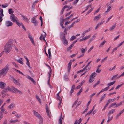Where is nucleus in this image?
<instances>
[{
  "mask_svg": "<svg viewBox=\"0 0 124 124\" xmlns=\"http://www.w3.org/2000/svg\"><path fill=\"white\" fill-rule=\"evenodd\" d=\"M106 97V94H104V95L102 96L101 97V98L100 99V102H101V101H102V100H103L104 98Z\"/></svg>",
  "mask_w": 124,
  "mask_h": 124,
  "instance_id": "28",
  "label": "nucleus"
},
{
  "mask_svg": "<svg viewBox=\"0 0 124 124\" xmlns=\"http://www.w3.org/2000/svg\"><path fill=\"white\" fill-rule=\"evenodd\" d=\"M10 20L12 22H16L18 19L17 17L14 14H12L10 16Z\"/></svg>",
  "mask_w": 124,
  "mask_h": 124,
  "instance_id": "4",
  "label": "nucleus"
},
{
  "mask_svg": "<svg viewBox=\"0 0 124 124\" xmlns=\"http://www.w3.org/2000/svg\"><path fill=\"white\" fill-rule=\"evenodd\" d=\"M36 16H35L32 18L31 19V22L34 24L35 26H37L38 23V21L36 20Z\"/></svg>",
  "mask_w": 124,
  "mask_h": 124,
  "instance_id": "5",
  "label": "nucleus"
},
{
  "mask_svg": "<svg viewBox=\"0 0 124 124\" xmlns=\"http://www.w3.org/2000/svg\"><path fill=\"white\" fill-rule=\"evenodd\" d=\"M60 92H59L57 94L56 98L57 99L59 100V101H61L62 100V99L59 96V94Z\"/></svg>",
  "mask_w": 124,
  "mask_h": 124,
  "instance_id": "37",
  "label": "nucleus"
},
{
  "mask_svg": "<svg viewBox=\"0 0 124 124\" xmlns=\"http://www.w3.org/2000/svg\"><path fill=\"white\" fill-rule=\"evenodd\" d=\"M74 15V14H71V15H70L69 17H67L66 18V20H67V19H69L70 18H71V17H72L73 15Z\"/></svg>",
  "mask_w": 124,
  "mask_h": 124,
  "instance_id": "62",
  "label": "nucleus"
},
{
  "mask_svg": "<svg viewBox=\"0 0 124 124\" xmlns=\"http://www.w3.org/2000/svg\"><path fill=\"white\" fill-rule=\"evenodd\" d=\"M116 109H113L110 110L108 114V115H110L111 114L115 112Z\"/></svg>",
  "mask_w": 124,
  "mask_h": 124,
  "instance_id": "16",
  "label": "nucleus"
},
{
  "mask_svg": "<svg viewBox=\"0 0 124 124\" xmlns=\"http://www.w3.org/2000/svg\"><path fill=\"white\" fill-rule=\"evenodd\" d=\"M3 12V10L2 9H1L0 10V14L1 16H4Z\"/></svg>",
  "mask_w": 124,
  "mask_h": 124,
  "instance_id": "39",
  "label": "nucleus"
},
{
  "mask_svg": "<svg viewBox=\"0 0 124 124\" xmlns=\"http://www.w3.org/2000/svg\"><path fill=\"white\" fill-rule=\"evenodd\" d=\"M117 75H118V74H117L116 75H115L114 76L111 78L112 80H113L115 78L117 79L118 78H117Z\"/></svg>",
  "mask_w": 124,
  "mask_h": 124,
  "instance_id": "44",
  "label": "nucleus"
},
{
  "mask_svg": "<svg viewBox=\"0 0 124 124\" xmlns=\"http://www.w3.org/2000/svg\"><path fill=\"white\" fill-rule=\"evenodd\" d=\"M27 62L26 63V64L29 67H30V68H31V67L30 65V63L29 62V60L27 61Z\"/></svg>",
  "mask_w": 124,
  "mask_h": 124,
  "instance_id": "52",
  "label": "nucleus"
},
{
  "mask_svg": "<svg viewBox=\"0 0 124 124\" xmlns=\"http://www.w3.org/2000/svg\"><path fill=\"white\" fill-rule=\"evenodd\" d=\"M28 37L30 39L33 38L31 34L29 33H28Z\"/></svg>",
  "mask_w": 124,
  "mask_h": 124,
  "instance_id": "50",
  "label": "nucleus"
},
{
  "mask_svg": "<svg viewBox=\"0 0 124 124\" xmlns=\"http://www.w3.org/2000/svg\"><path fill=\"white\" fill-rule=\"evenodd\" d=\"M94 78H93L90 77L89 79V83H92L94 81Z\"/></svg>",
  "mask_w": 124,
  "mask_h": 124,
  "instance_id": "29",
  "label": "nucleus"
},
{
  "mask_svg": "<svg viewBox=\"0 0 124 124\" xmlns=\"http://www.w3.org/2000/svg\"><path fill=\"white\" fill-rule=\"evenodd\" d=\"M91 36V35H90L87 36H85L84 38L80 39L79 41L80 42H81L83 41H85L86 40L89 38Z\"/></svg>",
  "mask_w": 124,
  "mask_h": 124,
  "instance_id": "10",
  "label": "nucleus"
},
{
  "mask_svg": "<svg viewBox=\"0 0 124 124\" xmlns=\"http://www.w3.org/2000/svg\"><path fill=\"white\" fill-rule=\"evenodd\" d=\"M6 84L5 83L2 82H0V87L3 88L5 86Z\"/></svg>",
  "mask_w": 124,
  "mask_h": 124,
  "instance_id": "17",
  "label": "nucleus"
},
{
  "mask_svg": "<svg viewBox=\"0 0 124 124\" xmlns=\"http://www.w3.org/2000/svg\"><path fill=\"white\" fill-rule=\"evenodd\" d=\"M11 78L12 79L13 81V82L15 84H16L18 85H20V83L18 81L16 80L15 78H14L13 77H11Z\"/></svg>",
  "mask_w": 124,
  "mask_h": 124,
  "instance_id": "9",
  "label": "nucleus"
},
{
  "mask_svg": "<svg viewBox=\"0 0 124 124\" xmlns=\"http://www.w3.org/2000/svg\"><path fill=\"white\" fill-rule=\"evenodd\" d=\"M116 100V98H114V99H109L108 100L107 103L109 104L110 102H114L115 100Z\"/></svg>",
  "mask_w": 124,
  "mask_h": 124,
  "instance_id": "21",
  "label": "nucleus"
},
{
  "mask_svg": "<svg viewBox=\"0 0 124 124\" xmlns=\"http://www.w3.org/2000/svg\"><path fill=\"white\" fill-rule=\"evenodd\" d=\"M62 40L64 45L66 46L67 45L68 41L65 38V36H63L62 39Z\"/></svg>",
  "mask_w": 124,
  "mask_h": 124,
  "instance_id": "8",
  "label": "nucleus"
},
{
  "mask_svg": "<svg viewBox=\"0 0 124 124\" xmlns=\"http://www.w3.org/2000/svg\"><path fill=\"white\" fill-rule=\"evenodd\" d=\"M97 35V34L95 33L92 36L91 38L89 40V42H91L93 40L96 38Z\"/></svg>",
  "mask_w": 124,
  "mask_h": 124,
  "instance_id": "11",
  "label": "nucleus"
},
{
  "mask_svg": "<svg viewBox=\"0 0 124 124\" xmlns=\"http://www.w3.org/2000/svg\"><path fill=\"white\" fill-rule=\"evenodd\" d=\"M107 115L108 116V120H107V122H108L109 121H111L112 119V118H113V117L112 116L111 117V118H110V115Z\"/></svg>",
  "mask_w": 124,
  "mask_h": 124,
  "instance_id": "40",
  "label": "nucleus"
},
{
  "mask_svg": "<svg viewBox=\"0 0 124 124\" xmlns=\"http://www.w3.org/2000/svg\"><path fill=\"white\" fill-rule=\"evenodd\" d=\"M46 111L47 114L48 116L50 117V118L51 116L50 114V113L49 111V109L48 106L47 105H46Z\"/></svg>",
  "mask_w": 124,
  "mask_h": 124,
  "instance_id": "12",
  "label": "nucleus"
},
{
  "mask_svg": "<svg viewBox=\"0 0 124 124\" xmlns=\"http://www.w3.org/2000/svg\"><path fill=\"white\" fill-rule=\"evenodd\" d=\"M64 21H60V25L63 28H64L63 24H64Z\"/></svg>",
  "mask_w": 124,
  "mask_h": 124,
  "instance_id": "38",
  "label": "nucleus"
},
{
  "mask_svg": "<svg viewBox=\"0 0 124 124\" xmlns=\"http://www.w3.org/2000/svg\"><path fill=\"white\" fill-rule=\"evenodd\" d=\"M101 70L98 68L97 70H96V72L97 73H99L101 72Z\"/></svg>",
  "mask_w": 124,
  "mask_h": 124,
  "instance_id": "61",
  "label": "nucleus"
},
{
  "mask_svg": "<svg viewBox=\"0 0 124 124\" xmlns=\"http://www.w3.org/2000/svg\"><path fill=\"white\" fill-rule=\"evenodd\" d=\"M82 119L80 118L79 120H76L74 124H79L81 122Z\"/></svg>",
  "mask_w": 124,
  "mask_h": 124,
  "instance_id": "24",
  "label": "nucleus"
},
{
  "mask_svg": "<svg viewBox=\"0 0 124 124\" xmlns=\"http://www.w3.org/2000/svg\"><path fill=\"white\" fill-rule=\"evenodd\" d=\"M93 8H91L90 10H89V11L87 12V14L86 15H87L91 12L93 9Z\"/></svg>",
  "mask_w": 124,
  "mask_h": 124,
  "instance_id": "55",
  "label": "nucleus"
},
{
  "mask_svg": "<svg viewBox=\"0 0 124 124\" xmlns=\"http://www.w3.org/2000/svg\"><path fill=\"white\" fill-rule=\"evenodd\" d=\"M73 26L71 24V25L69 26L67 28V29H69L71 28Z\"/></svg>",
  "mask_w": 124,
  "mask_h": 124,
  "instance_id": "63",
  "label": "nucleus"
},
{
  "mask_svg": "<svg viewBox=\"0 0 124 124\" xmlns=\"http://www.w3.org/2000/svg\"><path fill=\"white\" fill-rule=\"evenodd\" d=\"M48 78L49 79L48 81V85L50 87V88H52V86L50 84H49V82H50V74L48 76Z\"/></svg>",
  "mask_w": 124,
  "mask_h": 124,
  "instance_id": "27",
  "label": "nucleus"
},
{
  "mask_svg": "<svg viewBox=\"0 0 124 124\" xmlns=\"http://www.w3.org/2000/svg\"><path fill=\"white\" fill-rule=\"evenodd\" d=\"M116 102L112 103L110 105V106H109V107L111 108V107H113L114 106L116 105Z\"/></svg>",
  "mask_w": 124,
  "mask_h": 124,
  "instance_id": "53",
  "label": "nucleus"
},
{
  "mask_svg": "<svg viewBox=\"0 0 124 124\" xmlns=\"http://www.w3.org/2000/svg\"><path fill=\"white\" fill-rule=\"evenodd\" d=\"M113 16L112 15L110 17H109L108 18L106 21V23H108L110 20V19Z\"/></svg>",
  "mask_w": 124,
  "mask_h": 124,
  "instance_id": "54",
  "label": "nucleus"
},
{
  "mask_svg": "<svg viewBox=\"0 0 124 124\" xmlns=\"http://www.w3.org/2000/svg\"><path fill=\"white\" fill-rule=\"evenodd\" d=\"M100 84V81H98L97 83L95 84V85H93V87H96L97 85Z\"/></svg>",
  "mask_w": 124,
  "mask_h": 124,
  "instance_id": "57",
  "label": "nucleus"
},
{
  "mask_svg": "<svg viewBox=\"0 0 124 124\" xmlns=\"http://www.w3.org/2000/svg\"><path fill=\"white\" fill-rule=\"evenodd\" d=\"M73 46V43L71 45H70L68 48V50L69 51L71 50L72 49V47Z\"/></svg>",
  "mask_w": 124,
  "mask_h": 124,
  "instance_id": "43",
  "label": "nucleus"
},
{
  "mask_svg": "<svg viewBox=\"0 0 124 124\" xmlns=\"http://www.w3.org/2000/svg\"><path fill=\"white\" fill-rule=\"evenodd\" d=\"M92 62V61H90L89 62V63H88V64H87V65L82 70H80L79 71H78V72H77V73H79L80 72H83V71H84L85 69H86V68L91 63V62Z\"/></svg>",
  "mask_w": 124,
  "mask_h": 124,
  "instance_id": "14",
  "label": "nucleus"
},
{
  "mask_svg": "<svg viewBox=\"0 0 124 124\" xmlns=\"http://www.w3.org/2000/svg\"><path fill=\"white\" fill-rule=\"evenodd\" d=\"M115 81H114L111 82L110 83H108V85L109 86H111V85L114 84L115 83Z\"/></svg>",
  "mask_w": 124,
  "mask_h": 124,
  "instance_id": "41",
  "label": "nucleus"
},
{
  "mask_svg": "<svg viewBox=\"0 0 124 124\" xmlns=\"http://www.w3.org/2000/svg\"><path fill=\"white\" fill-rule=\"evenodd\" d=\"M13 24V23L10 21H7L5 22V25L7 27L12 26Z\"/></svg>",
  "mask_w": 124,
  "mask_h": 124,
  "instance_id": "7",
  "label": "nucleus"
},
{
  "mask_svg": "<svg viewBox=\"0 0 124 124\" xmlns=\"http://www.w3.org/2000/svg\"><path fill=\"white\" fill-rule=\"evenodd\" d=\"M33 112L36 116L39 119L40 121L42 123H43V119L40 115L34 110L33 111Z\"/></svg>",
  "mask_w": 124,
  "mask_h": 124,
  "instance_id": "3",
  "label": "nucleus"
},
{
  "mask_svg": "<svg viewBox=\"0 0 124 124\" xmlns=\"http://www.w3.org/2000/svg\"><path fill=\"white\" fill-rule=\"evenodd\" d=\"M72 64L71 61H70L68 65V72L69 73L70 71V69L71 68V65Z\"/></svg>",
  "mask_w": 124,
  "mask_h": 124,
  "instance_id": "13",
  "label": "nucleus"
},
{
  "mask_svg": "<svg viewBox=\"0 0 124 124\" xmlns=\"http://www.w3.org/2000/svg\"><path fill=\"white\" fill-rule=\"evenodd\" d=\"M76 37L75 36H72L70 38V40L71 41H73L74 40L76 39Z\"/></svg>",
  "mask_w": 124,
  "mask_h": 124,
  "instance_id": "49",
  "label": "nucleus"
},
{
  "mask_svg": "<svg viewBox=\"0 0 124 124\" xmlns=\"http://www.w3.org/2000/svg\"><path fill=\"white\" fill-rule=\"evenodd\" d=\"M1 111L0 112V113L2 114L5 111V109L4 108H3V106H1L0 108Z\"/></svg>",
  "mask_w": 124,
  "mask_h": 124,
  "instance_id": "25",
  "label": "nucleus"
},
{
  "mask_svg": "<svg viewBox=\"0 0 124 124\" xmlns=\"http://www.w3.org/2000/svg\"><path fill=\"white\" fill-rule=\"evenodd\" d=\"M116 67V65H115L114 67H113L112 68H110L109 69V71H112L114 69H115Z\"/></svg>",
  "mask_w": 124,
  "mask_h": 124,
  "instance_id": "59",
  "label": "nucleus"
},
{
  "mask_svg": "<svg viewBox=\"0 0 124 124\" xmlns=\"http://www.w3.org/2000/svg\"><path fill=\"white\" fill-rule=\"evenodd\" d=\"M124 41H123L121 43H120L117 46L118 47H119L120 46L122 45L124 43Z\"/></svg>",
  "mask_w": 124,
  "mask_h": 124,
  "instance_id": "56",
  "label": "nucleus"
},
{
  "mask_svg": "<svg viewBox=\"0 0 124 124\" xmlns=\"http://www.w3.org/2000/svg\"><path fill=\"white\" fill-rule=\"evenodd\" d=\"M12 47V46L10 44H7L5 46L4 51L7 53L10 52Z\"/></svg>",
  "mask_w": 124,
  "mask_h": 124,
  "instance_id": "2",
  "label": "nucleus"
},
{
  "mask_svg": "<svg viewBox=\"0 0 124 124\" xmlns=\"http://www.w3.org/2000/svg\"><path fill=\"white\" fill-rule=\"evenodd\" d=\"M108 57L106 56L105 58H104L103 59L101 60V63H102L103 62L105 61L107 59Z\"/></svg>",
  "mask_w": 124,
  "mask_h": 124,
  "instance_id": "46",
  "label": "nucleus"
},
{
  "mask_svg": "<svg viewBox=\"0 0 124 124\" xmlns=\"http://www.w3.org/2000/svg\"><path fill=\"white\" fill-rule=\"evenodd\" d=\"M18 121H19L17 119H16L14 120H13L11 119L10 120V122L11 123H15Z\"/></svg>",
  "mask_w": 124,
  "mask_h": 124,
  "instance_id": "35",
  "label": "nucleus"
},
{
  "mask_svg": "<svg viewBox=\"0 0 124 124\" xmlns=\"http://www.w3.org/2000/svg\"><path fill=\"white\" fill-rule=\"evenodd\" d=\"M27 77L28 79L31 80V81L34 84H35L36 82L32 78L29 76H28Z\"/></svg>",
  "mask_w": 124,
  "mask_h": 124,
  "instance_id": "19",
  "label": "nucleus"
},
{
  "mask_svg": "<svg viewBox=\"0 0 124 124\" xmlns=\"http://www.w3.org/2000/svg\"><path fill=\"white\" fill-rule=\"evenodd\" d=\"M122 113L120 111V113L117 114L116 115L115 117L116 119H117L119 117L121 116Z\"/></svg>",
  "mask_w": 124,
  "mask_h": 124,
  "instance_id": "31",
  "label": "nucleus"
},
{
  "mask_svg": "<svg viewBox=\"0 0 124 124\" xmlns=\"http://www.w3.org/2000/svg\"><path fill=\"white\" fill-rule=\"evenodd\" d=\"M11 89L12 90H11V91L12 92L16 93H17L18 89H17L13 87H11Z\"/></svg>",
  "mask_w": 124,
  "mask_h": 124,
  "instance_id": "18",
  "label": "nucleus"
},
{
  "mask_svg": "<svg viewBox=\"0 0 124 124\" xmlns=\"http://www.w3.org/2000/svg\"><path fill=\"white\" fill-rule=\"evenodd\" d=\"M44 34H41L40 37V39L41 40H42V38H45V37L46 36V34L45 32H43Z\"/></svg>",
  "mask_w": 124,
  "mask_h": 124,
  "instance_id": "23",
  "label": "nucleus"
},
{
  "mask_svg": "<svg viewBox=\"0 0 124 124\" xmlns=\"http://www.w3.org/2000/svg\"><path fill=\"white\" fill-rule=\"evenodd\" d=\"M5 91L6 92H7L9 91H11V90H12L11 88L9 87H7L5 88Z\"/></svg>",
  "mask_w": 124,
  "mask_h": 124,
  "instance_id": "34",
  "label": "nucleus"
},
{
  "mask_svg": "<svg viewBox=\"0 0 124 124\" xmlns=\"http://www.w3.org/2000/svg\"><path fill=\"white\" fill-rule=\"evenodd\" d=\"M106 41L104 40L99 45V47H101L106 42Z\"/></svg>",
  "mask_w": 124,
  "mask_h": 124,
  "instance_id": "42",
  "label": "nucleus"
},
{
  "mask_svg": "<svg viewBox=\"0 0 124 124\" xmlns=\"http://www.w3.org/2000/svg\"><path fill=\"white\" fill-rule=\"evenodd\" d=\"M36 98L37 100L39 102L40 104L41 105V101L40 98L37 95L36 96Z\"/></svg>",
  "mask_w": 124,
  "mask_h": 124,
  "instance_id": "33",
  "label": "nucleus"
},
{
  "mask_svg": "<svg viewBox=\"0 0 124 124\" xmlns=\"http://www.w3.org/2000/svg\"><path fill=\"white\" fill-rule=\"evenodd\" d=\"M30 40L33 45H35V43L34 42L33 38L30 39Z\"/></svg>",
  "mask_w": 124,
  "mask_h": 124,
  "instance_id": "60",
  "label": "nucleus"
},
{
  "mask_svg": "<svg viewBox=\"0 0 124 124\" xmlns=\"http://www.w3.org/2000/svg\"><path fill=\"white\" fill-rule=\"evenodd\" d=\"M14 107L15 104L14 103H12L8 107V108L9 109H10L13 108Z\"/></svg>",
  "mask_w": 124,
  "mask_h": 124,
  "instance_id": "26",
  "label": "nucleus"
},
{
  "mask_svg": "<svg viewBox=\"0 0 124 124\" xmlns=\"http://www.w3.org/2000/svg\"><path fill=\"white\" fill-rule=\"evenodd\" d=\"M116 23H115L114 25L111 27L109 29V30L110 31H112L113 29H114L116 27Z\"/></svg>",
  "mask_w": 124,
  "mask_h": 124,
  "instance_id": "20",
  "label": "nucleus"
},
{
  "mask_svg": "<svg viewBox=\"0 0 124 124\" xmlns=\"http://www.w3.org/2000/svg\"><path fill=\"white\" fill-rule=\"evenodd\" d=\"M81 86L80 85H78V86H77L76 87V88H75V89H79L81 88Z\"/></svg>",
  "mask_w": 124,
  "mask_h": 124,
  "instance_id": "64",
  "label": "nucleus"
},
{
  "mask_svg": "<svg viewBox=\"0 0 124 124\" xmlns=\"http://www.w3.org/2000/svg\"><path fill=\"white\" fill-rule=\"evenodd\" d=\"M17 61L21 64H23V59L22 58H21L17 60Z\"/></svg>",
  "mask_w": 124,
  "mask_h": 124,
  "instance_id": "22",
  "label": "nucleus"
},
{
  "mask_svg": "<svg viewBox=\"0 0 124 124\" xmlns=\"http://www.w3.org/2000/svg\"><path fill=\"white\" fill-rule=\"evenodd\" d=\"M124 84V83H122L121 84L118 85L115 88L116 89H117L119 88L121 86Z\"/></svg>",
  "mask_w": 124,
  "mask_h": 124,
  "instance_id": "48",
  "label": "nucleus"
},
{
  "mask_svg": "<svg viewBox=\"0 0 124 124\" xmlns=\"http://www.w3.org/2000/svg\"><path fill=\"white\" fill-rule=\"evenodd\" d=\"M21 16L23 18V20L28 22V19L26 17L23 15H21Z\"/></svg>",
  "mask_w": 124,
  "mask_h": 124,
  "instance_id": "15",
  "label": "nucleus"
},
{
  "mask_svg": "<svg viewBox=\"0 0 124 124\" xmlns=\"http://www.w3.org/2000/svg\"><path fill=\"white\" fill-rule=\"evenodd\" d=\"M9 13L10 14H12L14 13V11H13L12 9H10L9 10Z\"/></svg>",
  "mask_w": 124,
  "mask_h": 124,
  "instance_id": "45",
  "label": "nucleus"
},
{
  "mask_svg": "<svg viewBox=\"0 0 124 124\" xmlns=\"http://www.w3.org/2000/svg\"><path fill=\"white\" fill-rule=\"evenodd\" d=\"M86 51V50H85V49L84 48H82L81 49V53L82 54H84L85 53Z\"/></svg>",
  "mask_w": 124,
  "mask_h": 124,
  "instance_id": "51",
  "label": "nucleus"
},
{
  "mask_svg": "<svg viewBox=\"0 0 124 124\" xmlns=\"http://www.w3.org/2000/svg\"><path fill=\"white\" fill-rule=\"evenodd\" d=\"M62 114L61 112V115L60 118L59 120V122H62Z\"/></svg>",
  "mask_w": 124,
  "mask_h": 124,
  "instance_id": "47",
  "label": "nucleus"
},
{
  "mask_svg": "<svg viewBox=\"0 0 124 124\" xmlns=\"http://www.w3.org/2000/svg\"><path fill=\"white\" fill-rule=\"evenodd\" d=\"M111 8V5H109L107 7V10L106 11V12H109Z\"/></svg>",
  "mask_w": 124,
  "mask_h": 124,
  "instance_id": "36",
  "label": "nucleus"
},
{
  "mask_svg": "<svg viewBox=\"0 0 124 124\" xmlns=\"http://www.w3.org/2000/svg\"><path fill=\"white\" fill-rule=\"evenodd\" d=\"M9 65H6L5 67L0 71V75L5 76L9 70Z\"/></svg>",
  "mask_w": 124,
  "mask_h": 124,
  "instance_id": "1",
  "label": "nucleus"
},
{
  "mask_svg": "<svg viewBox=\"0 0 124 124\" xmlns=\"http://www.w3.org/2000/svg\"><path fill=\"white\" fill-rule=\"evenodd\" d=\"M16 24L19 27H20L22 25V24H23L22 23H19V21L18 20L16 22Z\"/></svg>",
  "mask_w": 124,
  "mask_h": 124,
  "instance_id": "30",
  "label": "nucleus"
},
{
  "mask_svg": "<svg viewBox=\"0 0 124 124\" xmlns=\"http://www.w3.org/2000/svg\"><path fill=\"white\" fill-rule=\"evenodd\" d=\"M97 75L96 73L94 72L93 73H92L90 76V77L93 78H94V77L96 76Z\"/></svg>",
  "mask_w": 124,
  "mask_h": 124,
  "instance_id": "32",
  "label": "nucleus"
},
{
  "mask_svg": "<svg viewBox=\"0 0 124 124\" xmlns=\"http://www.w3.org/2000/svg\"><path fill=\"white\" fill-rule=\"evenodd\" d=\"M101 14H99L97 16H95L94 19L93 21H94L96 22H97L101 18Z\"/></svg>",
  "mask_w": 124,
  "mask_h": 124,
  "instance_id": "6",
  "label": "nucleus"
},
{
  "mask_svg": "<svg viewBox=\"0 0 124 124\" xmlns=\"http://www.w3.org/2000/svg\"><path fill=\"white\" fill-rule=\"evenodd\" d=\"M124 76V72H123L121 75L117 77V78H119L120 77H123Z\"/></svg>",
  "mask_w": 124,
  "mask_h": 124,
  "instance_id": "58",
  "label": "nucleus"
}]
</instances>
